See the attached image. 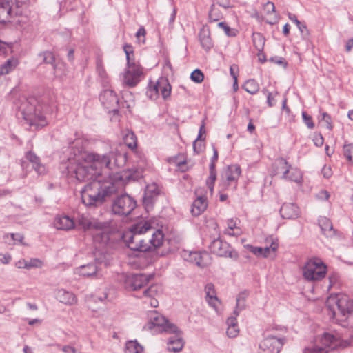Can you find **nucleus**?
<instances>
[{"mask_svg":"<svg viewBox=\"0 0 353 353\" xmlns=\"http://www.w3.org/2000/svg\"><path fill=\"white\" fill-rule=\"evenodd\" d=\"M125 162L124 154L117 151L100 154L76 148L67 161L61 164L60 170L70 183L91 181L81 191V200L86 206L97 207L123 188L128 181L142 176L144 160H141L135 169L110 173L113 165L120 167Z\"/></svg>","mask_w":353,"mask_h":353,"instance_id":"f257e3e1","label":"nucleus"},{"mask_svg":"<svg viewBox=\"0 0 353 353\" xmlns=\"http://www.w3.org/2000/svg\"><path fill=\"white\" fill-rule=\"evenodd\" d=\"M326 306L332 317L343 327H353V300L344 294L329 296Z\"/></svg>","mask_w":353,"mask_h":353,"instance_id":"f03ea898","label":"nucleus"},{"mask_svg":"<svg viewBox=\"0 0 353 353\" xmlns=\"http://www.w3.org/2000/svg\"><path fill=\"white\" fill-rule=\"evenodd\" d=\"M152 230V227L148 221H141L123 234V241L130 250L141 252L148 251L150 245L143 235Z\"/></svg>","mask_w":353,"mask_h":353,"instance_id":"7ed1b4c3","label":"nucleus"},{"mask_svg":"<svg viewBox=\"0 0 353 353\" xmlns=\"http://www.w3.org/2000/svg\"><path fill=\"white\" fill-rule=\"evenodd\" d=\"M26 13L25 3L16 0H0V23H26Z\"/></svg>","mask_w":353,"mask_h":353,"instance_id":"20e7f679","label":"nucleus"},{"mask_svg":"<svg viewBox=\"0 0 353 353\" xmlns=\"http://www.w3.org/2000/svg\"><path fill=\"white\" fill-rule=\"evenodd\" d=\"M77 223L84 230H93V240L95 243L105 245L110 239L108 225L99 222L88 214H79Z\"/></svg>","mask_w":353,"mask_h":353,"instance_id":"39448f33","label":"nucleus"},{"mask_svg":"<svg viewBox=\"0 0 353 353\" xmlns=\"http://www.w3.org/2000/svg\"><path fill=\"white\" fill-rule=\"evenodd\" d=\"M124 51L126 54L128 64L123 74L122 82L126 86L133 88L141 81L143 70L139 65L130 62V54H132V47L125 46Z\"/></svg>","mask_w":353,"mask_h":353,"instance_id":"423d86ee","label":"nucleus"},{"mask_svg":"<svg viewBox=\"0 0 353 353\" xmlns=\"http://www.w3.org/2000/svg\"><path fill=\"white\" fill-rule=\"evenodd\" d=\"M326 273L327 266L319 258L309 260L303 268V275L307 281H320L325 276Z\"/></svg>","mask_w":353,"mask_h":353,"instance_id":"0eeeda50","label":"nucleus"},{"mask_svg":"<svg viewBox=\"0 0 353 353\" xmlns=\"http://www.w3.org/2000/svg\"><path fill=\"white\" fill-rule=\"evenodd\" d=\"M336 345V338L329 333H325L316 337L310 345L306 346L304 353H327V349Z\"/></svg>","mask_w":353,"mask_h":353,"instance_id":"6e6552de","label":"nucleus"},{"mask_svg":"<svg viewBox=\"0 0 353 353\" xmlns=\"http://www.w3.org/2000/svg\"><path fill=\"white\" fill-rule=\"evenodd\" d=\"M21 114L24 120L30 126H35L37 129L46 126L48 123L46 117L41 112L35 109L34 105L26 103L21 105Z\"/></svg>","mask_w":353,"mask_h":353,"instance_id":"1a4fd4ad","label":"nucleus"},{"mask_svg":"<svg viewBox=\"0 0 353 353\" xmlns=\"http://www.w3.org/2000/svg\"><path fill=\"white\" fill-rule=\"evenodd\" d=\"M148 323L144 327L145 329L152 330L155 327L159 328V331H164L168 333H177L178 327L170 323L165 318L157 311H151L148 313Z\"/></svg>","mask_w":353,"mask_h":353,"instance_id":"9d476101","label":"nucleus"},{"mask_svg":"<svg viewBox=\"0 0 353 353\" xmlns=\"http://www.w3.org/2000/svg\"><path fill=\"white\" fill-rule=\"evenodd\" d=\"M241 172V168L237 165H232L225 168L221 173V179L219 183L221 190H234Z\"/></svg>","mask_w":353,"mask_h":353,"instance_id":"9b49d317","label":"nucleus"},{"mask_svg":"<svg viewBox=\"0 0 353 353\" xmlns=\"http://www.w3.org/2000/svg\"><path fill=\"white\" fill-rule=\"evenodd\" d=\"M137 205L133 198L128 194H123L117 197L113 202L112 210L114 214L121 216H128Z\"/></svg>","mask_w":353,"mask_h":353,"instance_id":"f8f14e48","label":"nucleus"},{"mask_svg":"<svg viewBox=\"0 0 353 353\" xmlns=\"http://www.w3.org/2000/svg\"><path fill=\"white\" fill-rule=\"evenodd\" d=\"M284 343L283 337L268 335L261 341L259 353H279Z\"/></svg>","mask_w":353,"mask_h":353,"instance_id":"ddd939ff","label":"nucleus"},{"mask_svg":"<svg viewBox=\"0 0 353 353\" xmlns=\"http://www.w3.org/2000/svg\"><path fill=\"white\" fill-rule=\"evenodd\" d=\"M146 93L152 99H156L160 94L164 99H167L170 96L171 85L167 79L161 78L148 88Z\"/></svg>","mask_w":353,"mask_h":353,"instance_id":"4468645a","label":"nucleus"},{"mask_svg":"<svg viewBox=\"0 0 353 353\" xmlns=\"http://www.w3.org/2000/svg\"><path fill=\"white\" fill-rule=\"evenodd\" d=\"M121 281L126 290L136 291L145 285L149 278L145 274H123Z\"/></svg>","mask_w":353,"mask_h":353,"instance_id":"2eb2a0df","label":"nucleus"},{"mask_svg":"<svg viewBox=\"0 0 353 353\" xmlns=\"http://www.w3.org/2000/svg\"><path fill=\"white\" fill-rule=\"evenodd\" d=\"M210 249L212 252L219 256H232L230 245L227 242L223 241L219 237L211 242Z\"/></svg>","mask_w":353,"mask_h":353,"instance_id":"dca6fc26","label":"nucleus"},{"mask_svg":"<svg viewBox=\"0 0 353 353\" xmlns=\"http://www.w3.org/2000/svg\"><path fill=\"white\" fill-rule=\"evenodd\" d=\"M202 194L203 190L201 188H198L195 190L196 199L192 203L191 208V213L194 216H199L208 207L207 199Z\"/></svg>","mask_w":353,"mask_h":353,"instance_id":"f3484780","label":"nucleus"},{"mask_svg":"<svg viewBox=\"0 0 353 353\" xmlns=\"http://www.w3.org/2000/svg\"><path fill=\"white\" fill-rule=\"evenodd\" d=\"M55 298L59 302L68 306L74 305L78 301L77 296L73 292L63 288L55 291Z\"/></svg>","mask_w":353,"mask_h":353,"instance_id":"a211bd4d","label":"nucleus"},{"mask_svg":"<svg viewBox=\"0 0 353 353\" xmlns=\"http://www.w3.org/2000/svg\"><path fill=\"white\" fill-rule=\"evenodd\" d=\"M99 99L107 109H112L113 111L115 110L119 103L118 97L112 90H103L101 93Z\"/></svg>","mask_w":353,"mask_h":353,"instance_id":"6ab92c4d","label":"nucleus"},{"mask_svg":"<svg viewBox=\"0 0 353 353\" xmlns=\"http://www.w3.org/2000/svg\"><path fill=\"white\" fill-rule=\"evenodd\" d=\"M206 294V301L210 307L216 312L219 310L221 301L216 296L214 285L212 283H208L205 287Z\"/></svg>","mask_w":353,"mask_h":353,"instance_id":"aec40b11","label":"nucleus"},{"mask_svg":"<svg viewBox=\"0 0 353 353\" xmlns=\"http://www.w3.org/2000/svg\"><path fill=\"white\" fill-rule=\"evenodd\" d=\"M217 159L218 151L215 147H213V157L212 158V162L210 165V174L208 178L206 180V185L209 188L211 194L213 193L214 183L216 179L215 162L217 161Z\"/></svg>","mask_w":353,"mask_h":353,"instance_id":"412c9836","label":"nucleus"},{"mask_svg":"<svg viewBox=\"0 0 353 353\" xmlns=\"http://www.w3.org/2000/svg\"><path fill=\"white\" fill-rule=\"evenodd\" d=\"M98 273V268L94 263L83 265L74 269V274L83 277H92Z\"/></svg>","mask_w":353,"mask_h":353,"instance_id":"4be33fe9","label":"nucleus"},{"mask_svg":"<svg viewBox=\"0 0 353 353\" xmlns=\"http://www.w3.org/2000/svg\"><path fill=\"white\" fill-rule=\"evenodd\" d=\"M54 225L58 230H70L74 228V220L66 215H59L55 217Z\"/></svg>","mask_w":353,"mask_h":353,"instance_id":"5701e85b","label":"nucleus"},{"mask_svg":"<svg viewBox=\"0 0 353 353\" xmlns=\"http://www.w3.org/2000/svg\"><path fill=\"white\" fill-rule=\"evenodd\" d=\"M280 214L283 219H296L299 215V208L294 203H285L280 209Z\"/></svg>","mask_w":353,"mask_h":353,"instance_id":"b1692460","label":"nucleus"},{"mask_svg":"<svg viewBox=\"0 0 353 353\" xmlns=\"http://www.w3.org/2000/svg\"><path fill=\"white\" fill-rule=\"evenodd\" d=\"M240 221L237 218L229 219L226 221V228L224 233L229 236H238L242 234L239 227Z\"/></svg>","mask_w":353,"mask_h":353,"instance_id":"393cba45","label":"nucleus"},{"mask_svg":"<svg viewBox=\"0 0 353 353\" xmlns=\"http://www.w3.org/2000/svg\"><path fill=\"white\" fill-rule=\"evenodd\" d=\"M152 233L151 238L146 242L150 245V250L152 248H158L163 245L164 241V234L161 230H152L150 232Z\"/></svg>","mask_w":353,"mask_h":353,"instance_id":"a878e982","label":"nucleus"},{"mask_svg":"<svg viewBox=\"0 0 353 353\" xmlns=\"http://www.w3.org/2000/svg\"><path fill=\"white\" fill-rule=\"evenodd\" d=\"M179 332L178 330V332L175 333L176 335L168 339L167 348L169 352L176 353L183 349L184 343L182 338L179 334Z\"/></svg>","mask_w":353,"mask_h":353,"instance_id":"bb28decb","label":"nucleus"},{"mask_svg":"<svg viewBox=\"0 0 353 353\" xmlns=\"http://www.w3.org/2000/svg\"><path fill=\"white\" fill-rule=\"evenodd\" d=\"M159 193V190L156 183L148 184L145 190L143 196V203L146 206L150 205L152 202V199L157 196Z\"/></svg>","mask_w":353,"mask_h":353,"instance_id":"cd10ccee","label":"nucleus"},{"mask_svg":"<svg viewBox=\"0 0 353 353\" xmlns=\"http://www.w3.org/2000/svg\"><path fill=\"white\" fill-rule=\"evenodd\" d=\"M158 292L159 287L157 285H151L143 291V296L148 299L145 301V303L150 304L152 307L155 308L159 305L157 299L154 298V296L157 294Z\"/></svg>","mask_w":353,"mask_h":353,"instance_id":"c85d7f7f","label":"nucleus"},{"mask_svg":"<svg viewBox=\"0 0 353 353\" xmlns=\"http://www.w3.org/2000/svg\"><path fill=\"white\" fill-rule=\"evenodd\" d=\"M228 325L226 334L229 338H235L239 334V328L237 325L236 316H231L226 320Z\"/></svg>","mask_w":353,"mask_h":353,"instance_id":"c756f323","label":"nucleus"},{"mask_svg":"<svg viewBox=\"0 0 353 353\" xmlns=\"http://www.w3.org/2000/svg\"><path fill=\"white\" fill-rule=\"evenodd\" d=\"M274 174L280 175L282 179L286 177L290 165L284 159H279L274 163Z\"/></svg>","mask_w":353,"mask_h":353,"instance_id":"7c9ffc66","label":"nucleus"},{"mask_svg":"<svg viewBox=\"0 0 353 353\" xmlns=\"http://www.w3.org/2000/svg\"><path fill=\"white\" fill-rule=\"evenodd\" d=\"M319 224L323 233L325 236L332 237L334 235L335 231L333 230L332 224L329 219L327 217H321L319 219Z\"/></svg>","mask_w":353,"mask_h":353,"instance_id":"2f4dec72","label":"nucleus"},{"mask_svg":"<svg viewBox=\"0 0 353 353\" xmlns=\"http://www.w3.org/2000/svg\"><path fill=\"white\" fill-rule=\"evenodd\" d=\"M283 179L289 180L298 184H301L303 179L302 172L298 168L292 167L290 165L288 169V174H286V177H284Z\"/></svg>","mask_w":353,"mask_h":353,"instance_id":"473e14b6","label":"nucleus"},{"mask_svg":"<svg viewBox=\"0 0 353 353\" xmlns=\"http://www.w3.org/2000/svg\"><path fill=\"white\" fill-rule=\"evenodd\" d=\"M26 158L32 164V168L39 174L45 173L44 165L40 164L38 157L34 153L29 152L26 154Z\"/></svg>","mask_w":353,"mask_h":353,"instance_id":"72a5a7b5","label":"nucleus"},{"mask_svg":"<svg viewBox=\"0 0 353 353\" xmlns=\"http://www.w3.org/2000/svg\"><path fill=\"white\" fill-rule=\"evenodd\" d=\"M143 347L137 340L129 341L125 344V353H142Z\"/></svg>","mask_w":353,"mask_h":353,"instance_id":"f704fd0d","label":"nucleus"},{"mask_svg":"<svg viewBox=\"0 0 353 353\" xmlns=\"http://www.w3.org/2000/svg\"><path fill=\"white\" fill-rule=\"evenodd\" d=\"M243 88L248 93L255 94L259 92L260 86L254 79H249L244 83Z\"/></svg>","mask_w":353,"mask_h":353,"instance_id":"c9c22d12","label":"nucleus"},{"mask_svg":"<svg viewBox=\"0 0 353 353\" xmlns=\"http://www.w3.org/2000/svg\"><path fill=\"white\" fill-rule=\"evenodd\" d=\"M199 41L201 46L205 50H209L212 47L211 39L208 31L202 30L199 34Z\"/></svg>","mask_w":353,"mask_h":353,"instance_id":"e433bc0d","label":"nucleus"},{"mask_svg":"<svg viewBox=\"0 0 353 353\" xmlns=\"http://www.w3.org/2000/svg\"><path fill=\"white\" fill-rule=\"evenodd\" d=\"M194 263L200 267L205 268L210 263V256L206 252H199V257H196Z\"/></svg>","mask_w":353,"mask_h":353,"instance_id":"4c0bfd02","label":"nucleus"},{"mask_svg":"<svg viewBox=\"0 0 353 353\" xmlns=\"http://www.w3.org/2000/svg\"><path fill=\"white\" fill-rule=\"evenodd\" d=\"M252 41L255 48L259 52H261L263 50L265 44V39L261 33L254 32L252 34Z\"/></svg>","mask_w":353,"mask_h":353,"instance_id":"58836bf2","label":"nucleus"},{"mask_svg":"<svg viewBox=\"0 0 353 353\" xmlns=\"http://www.w3.org/2000/svg\"><path fill=\"white\" fill-rule=\"evenodd\" d=\"M124 143L130 148L134 149L137 147V138L134 134L128 131L123 134Z\"/></svg>","mask_w":353,"mask_h":353,"instance_id":"ea45409f","label":"nucleus"},{"mask_svg":"<svg viewBox=\"0 0 353 353\" xmlns=\"http://www.w3.org/2000/svg\"><path fill=\"white\" fill-rule=\"evenodd\" d=\"M246 294L245 293L239 294L236 297V305L234 311V316H237L239 312L245 307Z\"/></svg>","mask_w":353,"mask_h":353,"instance_id":"a19ab883","label":"nucleus"},{"mask_svg":"<svg viewBox=\"0 0 353 353\" xmlns=\"http://www.w3.org/2000/svg\"><path fill=\"white\" fill-rule=\"evenodd\" d=\"M278 247L279 245L276 241L272 239L270 246L262 248V256L264 258L271 256L272 254H274L276 252Z\"/></svg>","mask_w":353,"mask_h":353,"instance_id":"79ce46f5","label":"nucleus"},{"mask_svg":"<svg viewBox=\"0 0 353 353\" xmlns=\"http://www.w3.org/2000/svg\"><path fill=\"white\" fill-rule=\"evenodd\" d=\"M222 16V14L219 12L218 8L215 5H212L210 12L209 17L210 20L216 21H218Z\"/></svg>","mask_w":353,"mask_h":353,"instance_id":"37998d69","label":"nucleus"},{"mask_svg":"<svg viewBox=\"0 0 353 353\" xmlns=\"http://www.w3.org/2000/svg\"><path fill=\"white\" fill-rule=\"evenodd\" d=\"M203 78H204L203 74L199 69L194 70L191 73V75H190L191 80L197 83H201L203 81Z\"/></svg>","mask_w":353,"mask_h":353,"instance_id":"c03bdc74","label":"nucleus"},{"mask_svg":"<svg viewBox=\"0 0 353 353\" xmlns=\"http://www.w3.org/2000/svg\"><path fill=\"white\" fill-rule=\"evenodd\" d=\"M43 266V262L39 259H30L29 261H27V269L30 270L31 268H40Z\"/></svg>","mask_w":353,"mask_h":353,"instance_id":"a18cd8bd","label":"nucleus"},{"mask_svg":"<svg viewBox=\"0 0 353 353\" xmlns=\"http://www.w3.org/2000/svg\"><path fill=\"white\" fill-rule=\"evenodd\" d=\"M183 259L190 263H194L196 257H199V252H186L183 254Z\"/></svg>","mask_w":353,"mask_h":353,"instance_id":"49530a36","label":"nucleus"},{"mask_svg":"<svg viewBox=\"0 0 353 353\" xmlns=\"http://www.w3.org/2000/svg\"><path fill=\"white\" fill-rule=\"evenodd\" d=\"M263 92L267 94L268 105L270 107L274 106L276 103V100L275 99V97L277 95V92H276L275 93L268 92V91L265 89L263 90Z\"/></svg>","mask_w":353,"mask_h":353,"instance_id":"de8ad7c7","label":"nucleus"},{"mask_svg":"<svg viewBox=\"0 0 353 353\" xmlns=\"http://www.w3.org/2000/svg\"><path fill=\"white\" fill-rule=\"evenodd\" d=\"M302 118L304 123L309 129H313L314 128V123L312 121V117L307 114L306 112H302Z\"/></svg>","mask_w":353,"mask_h":353,"instance_id":"09e8293b","label":"nucleus"},{"mask_svg":"<svg viewBox=\"0 0 353 353\" xmlns=\"http://www.w3.org/2000/svg\"><path fill=\"white\" fill-rule=\"evenodd\" d=\"M319 119L320 121H323L326 123V127L327 129H332L331 117L326 112H322Z\"/></svg>","mask_w":353,"mask_h":353,"instance_id":"8fccbe9b","label":"nucleus"},{"mask_svg":"<svg viewBox=\"0 0 353 353\" xmlns=\"http://www.w3.org/2000/svg\"><path fill=\"white\" fill-rule=\"evenodd\" d=\"M39 56L43 59V61L47 63H52L54 61V55L51 52H45Z\"/></svg>","mask_w":353,"mask_h":353,"instance_id":"3c124183","label":"nucleus"},{"mask_svg":"<svg viewBox=\"0 0 353 353\" xmlns=\"http://www.w3.org/2000/svg\"><path fill=\"white\" fill-rule=\"evenodd\" d=\"M343 153L348 161H352V154L353 153V145L345 144L343 147Z\"/></svg>","mask_w":353,"mask_h":353,"instance_id":"603ef678","label":"nucleus"},{"mask_svg":"<svg viewBox=\"0 0 353 353\" xmlns=\"http://www.w3.org/2000/svg\"><path fill=\"white\" fill-rule=\"evenodd\" d=\"M218 26L221 28L228 36H234V30L231 29L225 23L220 22Z\"/></svg>","mask_w":353,"mask_h":353,"instance_id":"864d4df0","label":"nucleus"},{"mask_svg":"<svg viewBox=\"0 0 353 353\" xmlns=\"http://www.w3.org/2000/svg\"><path fill=\"white\" fill-rule=\"evenodd\" d=\"M247 249L251 252L252 254L257 256H262V248L261 247H256L251 245H246Z\"/></svg>","mask_w":353,"mask_h":353,"instance_id":"5fc2aeb1","label":"nucleus"},{"mask_svg":"<svg viewBox=\"0 0 353 353\" xmlns=\"http://www.w3.org/2000/svg\"><path fill=\"white\" fill-rule=\"evenodd\" d=\"M203 133H205V124H204L203 122L202 125L200 127L197 139L193 143L194 150L195 151H196V152H199V150H197V149H196L197 142H198V141L201 140V137H202V134Z\"/></svg>","mask_w":353,"mask_h":353,"instance_id":"6e6d98bb","label":"nucleus"},{"mask_svg":"<svg viewBox=\"0 0 353 353\" xmlns=\"http://www.w3.org/2000/svg\"><path fill=\"white\" fill-rule=\"evenodd\" d=\"M11 50V46L0 40V54L6 55Z\"/></svg>","mask_w":353,"mask_h":353,"instance_id":"4d7b16f0","label":"nucleus"},{"mask_svg":"<svg viewBox=\"0 0 353 353\" xmlns=\"http://www.w3.org/2000/svg\"><path fill=\"white\" fill-rule=\"evenodd\" d=\"M297 28H299L302 37L303 38H306L309 35V31L307 28V26L302 23L301 21L299 22V25H296Z\"/></svg>","mask_w":353,"mask_h":353,"instance_id":"13d9d810","label":"nucleus"},{"mask_svg":"<svg viewBox=\"0 0 353 353\" xmlns=\"http://www.w3.org/2000/svg\"><path fill=\"white\" fill-rule=\"evenodd\" d=\"M263 8L268 14L274 13L275 11L274 4L271 1H268L264 4Z\"/></svg>","mask_w":353,"mask_h":353,"instance_id":"bf43d9fd","label":"nucleus"},{"mask_svg":"<svg viewBox=\"0 0 353 353\" xmlns=\"http://www.w3.org/2000/svg\"><path fill=\"white\" fill-rule=\"evenodd\" d=\"M145 28L143 27L139 28V29L138 30V31L136 33V37H137V39L139 41V42H141V43L145 42Z\"/></svg>","mask_w":353,"mask_h":353,"instance_id":"052dcab7","label":"nucleus"},{"mask_svg":"<svg viewBox=\"0 0 353 353\" xmlns=\"http://www.w3.org/2000/svg\"><path fill=\"white\" fill-rule=\"evenodd\" d=\"M316 197L321 201H327L330 198V193L326 190H321L316 194Z\"/></svg>","mask_w":353,"mask_h":353,"instance_id":"680f3d73","label":"nucleus"},{"mask_svg":"<svg viewBox=\"0 0 353 353\" xmlns=\"http://www.w3.org/2000/svg\"><path fill=\"white\" fill-rule=\"evenodd\" d=\"M314 143L317 147H321L323 144V137L321 134H316L313 138Z\"/></svg>","mask_w":353,"mask_h":353,"instance_id":"e2e57ef3","label":"nucleus"},{"mask_svg":"<svg viewBox=\"0 0 353 353\" xmlns=\"http://www.w3.org/2000/svg\"><path fill=\"white\" fill-rule=\"evenodd\" d=\"M97 72L101 78L105 79L107 77V73L101 62L97 63Z\"/></svg>","mask_w":353,"mask_h":353,"instance_id":"0e129e2a","label":"nucleus"},{"mask_svg":"<svg viewBox=\"0 0 353 353\" xmlns=\"http://www.w3.org/2000/svg\"><path fill=\"white\" fill-rule=\"evenodd\" d=\"M57 347L61 349L64 353H77V350L71 345H64L61 347L59 345Z\"/></svg>","mask_w":353,"mask_h":353,"instance_id":"69168bd1","label":"nucleus"},{"mask_svg":"<svg viewBox=\"0 0 353 353\" xmlns=\"http://www.w3.org/2000/svg\"><path fill=\"white\" fill-rule=\"evenodd\" d=\"M12 257L9 254H0V262L3 264H8Z\"/></svg>","mask_w":353,"mask_h":353,"instance_id":"338daca9","label":"nucleus"},{"mask_svg":"<svg viewBox=\"0 0 353 353\" xmlns=\"http://www.w3.org/2000/svg\"><path fill=\"white\" fill-rule=\"evenodd\" d=\"M321 172L323 176L327 179L330 178L332 174L331 168L326 165L323 166Z\"/></svg>","mask_w":353,"mask_h":353,"instance_id":"774afa93","label":"nucleus"}]
</instances>
